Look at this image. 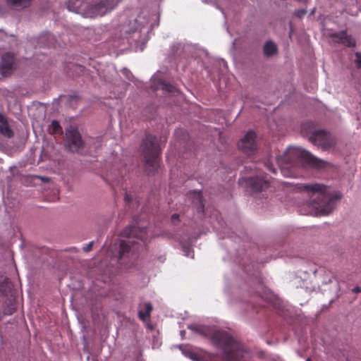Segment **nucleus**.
Returning a JSON list of instances; mask_svg holds the SVG:
<instances>
[{"mask_svg":"<svg viewBox=\"0 0 361 361\" xmlns=\"http://www.w3.org/2000/svg\"><path fill=\"white\" fill-rule=\"evenodd\" d=\"M211 340L216 347L223 350L226 361H240L246 353L242 344L225 331H215Z\"/></svg>","mask_w":361,"mask_h":361,"instance_id":"nucleus-1","label":"nucleus"},{"mask_svg":"<svg viewBox=\"0 0 361 361\" xmlns=\"http://www.w3.org/2000/svg\"><path fill=\"white\" fill-rule=\"evenodd\" d=\"M304 188L312 195L310 204L314 209L315 215H328L334 208L336 198L327 192V187L323 184L314 183L304 185Z\"/></svg>","mask_w":361,"mask_h":361,"instance_id":"nucleus-2","label":"nucleus"},{"mask_svg":"<svg viewBox=\"0 0 361 361\" xmlns=\"http://www.w3.org/2000/svg\"><path fill=\"white\" fill-rule=\"evenodd\" d=\"M121 236L127 238L121 240L119 246V259H121L130 254H133L139 250V243L133 240L136 238L144 242L147 239L146 228L135 226H128L121 232Z\"/></svg>","mask_w":361,"mask_h":361,"instance_id":"nucleus-3","label":"nucleus"},{"mask_svg":"<svg viewBox=\"0 0 361 361\" xmlns=\"http://www.w3.org/2000/svg\"><path fill=\"white\" fill-rule=\"evenodd\" d=\"M141 151L143 156L146 171L154 173L159 167L161 149L157 138L152 135H147L142 140Z\"/></svg>","mask_w":361,"mask_h":361,"instance_id":"nucleus-4","label":"nucleus"},{"mask_svg":"<svg viewBox=\"0 0 361 361\" xmlns=\"http://www.w3.org/2000/svg\"><path fill=\"white\" fill-rule=\"evenodd\" d=\"M296 159L305 161L306 163L317 168L323 167L325 164L324 161L314 157L307 151L295 147L288 148L282 158L277 159V163L281 169L283 170L285 168L292 166Z\"/></svg>","mask_w":361,"mask_h":361,"instance_id":"nucleus-5","label":"nucleus"},{"mask_svg":"<svg viewBox=\"0 0 361 361\" xmlns=\"http://www.w3.org/2000/svg\"><path fill=\"white\" fill-rule=\"evenodd\" d=\"M65 145L69 151L78 152L84 148V142L78 129L70 126L66 129Z\"/></svg>","mask_w":361,"mask_h":361,"instance_id":"nucleus-6","label":"nucleus"},{"mask_svg":"<svg viewBox=\"0 0 361 361\" xmlns=\"http://www.w3.org/2000/svg\"><path fill=\"white\" fill-rule=\"evenodd\" d=\"M245 181L246 185L251 189L253 192H259L266 191L270 187V182L267 175L262 173L247 178H241L239 183H242Z\"/></svg>","mask_w":361,"mask_h":361,"instance_id":"nucleus-7","label":"nucleus"},{"mask_svg":"<svg viewBox=\"0 0 361 361\" xmlns=\"http://www.w3.org/2000/svg\"><path fill=\"white\" fill-rule=\"evenodd\" d=\"M310 140L314 145L321 147L323 150L329 149L336 144L334 137L324 130L314 131Z\"/></svg>","mask_w":361,"mask_h":361,"instance_id":"nucleus-8","label":"nucleus"},{"mask_svg":"<svg viewBox=\"0 0 361 361\" xmlns=\"http://www.w3.org/2000/svg\"><path fill=\"white\" fill-rule=\"evenodd\" d=\"M256 133L250 130L238 142V147L245 154L250 155L257 150Z\"/></svg>","mask_w":361,"mask_h":361,"instance_id":"nucleus-9","label":"nucleus"},{"mask_svg":"<svg viewBox=\"0 0 361 361\" xmlns=\"http://www.w3.org/2000/svg\"><path fill=\"white\" fill-rule=\"evenodd\" d=\"M330 37L334 43L341 44L347 47H354L356 45L354 37L348 35L345 30L332 33Z\"/></svg>","mask_w":361,"mask_h":361,"instance_id":"nucleus-10","label":"nucleus"},{"mask_svg":"<svg viewBox=\"0 0 361 361\" xmlns=\"http://www.w3.org/2000/svg\"><path fill=\"white\" fill-rule=\"evenodd\" d=\"M15 66V57L11 53L4 54L0 62V74L8 76L11 74Z\"/></svg>","mask_w":361,"mask_h":361,"instance_id":"nucleus-11","label":"nucleus"},{"mask_svg":"<svg viewBox=\"0 0 361 361\" xmlns=\"http://www.w3.org/2000/svg\"><path fill=\"white\" fill-rule=\"evenodd\" d=\"M16 304L15 300L11 298H6L0 307V315L1 314L4 315H11L16 311Z\"/></svg>","mask_w":361,"mask_h":361,"instance_id":"nucleus-12","label":"nucleus"},{"mask_svg":"<svg viewBox=\"0 0 361 361\" xmlns=\"http://www.w3.org/2000/svg\"><path fill=\"white\" fill-rule=\"evenodd\" d=\"M0 134L6 138H11L14 135L13 130L9 126L6 117L0 113Z\"/></svg>","mask_w":361,"mask_h":361,"instance_id":"nucleus-13","label":"nucleus"},{"mask_svg":"<svg viewBox=\"0 0 361 361\" xmlns=\"http://www.w3.org/2000/svg\"><path fill=\"white\" fill-rule=\"evenodd\" d=\"M32 0H6L8 6L20 10L28 7Z\"/></svg>","mask_w":361,"mask_h":361,"instance_id":"nucleus-14","label":"nucleus"},{"mask_svg":"<svg viewBox=\"0 0 361 361\" xmlns=\"http://www.w3.org/2000/svg\"><path fill=\"white\" fill-rule=\"evenodd\" d=\"M145 310H140L138 312L139 319L143 322L149 320L151 312L153 310L150 302H145L143 305Z\"/></svg>","mask_w":361,"mask_h":361,"instance_id":"nucleus-15","label":"nucleus"},{"mask_svg":"<svg viewBox=\"0 0 361 361\" xmlns=\"http://www.w3.org/2000/svg\"><path fill=\"white\" fill-rule=\"evenodd\" d=\"M277 52V47L272 42H268L264 46V54L266 56H271Z\"/></svg>","mask_w":361,"mask_h":361,"instance_id":"nucleus-16","label":"nucleus"},{"mask_svg":"<svg viewBox=\"0 0 361 361\" xmlns=\"http://www.w3.org/2000/svg\"><path fill=\"white\" fill-rule=\"evenodd\" d=\"M52 133L61 135L63 133L62 128L57 121H52L51 124Z\"/></svg>","mask_w":361,"mask_h":361,"instance_id":"nucleus-17","label":"nucleus"},{"mask_svg":"<svg viewBox=\"0 0 361 361\" xmlns=\"http://www.w3.org/2000/svg\"><path fill=\"white\" fill-rule=\"evenodd\" d=\"M193 193L195 194L197 202L200 204V209H201L202 212H204V203H203V197L201 191H194Z\"/></svg>","mask_w":361,"mask_h":361,"instance_id":"nucleus-18","label":"nucleus"},{"mask_svg":"<svg viewBox=\"0 0 361 361\" xmlns=\"http://www.w3.org/2000/svg\"><path fill=\"white\" fill-rule=\"evenodd\" d=\"M71 69L73 70V71L75 73V75L82 74L83 71H85L84 66L77 64L71 65Z\"/></svg>","mask_w":361,"mask_h":361,"instance_id":"nucleus-19","label":"nucleus"},{"mask_svg":"<svg viewBox=\"0 0 361 361\" xmlns=\"http://www.w3.org/2000/svg\"><path fill=\"white\" fill-rule=\"evenodd\" d=\"M355 55V63L356 65V67L357 68H361V53L356 52Z\"/></svg>","mask_w":361,"mask_h":361,"instance_id":"nucleus-20","label":"nucleus"},{"mask_svg":"<svg viewBox=\"0 0 361 361\" xmlns=\"http://www.w3.org/2000/svg\"><path fill=\"white\" fill-rule=\"evenodd\" d=\"M306 13H307V11L305 9H299L295 12V15L298 18H302L306 14Z\"/></svg>","mask_w":361,"mask_h":361,"instance_id":"nucleus-21","label":"nucleus"},{"mask_svg":"<svg viewBox=\"0 0 361 361\" xmlns=\"http://www.w3.org/2000/svg\"><path fill=\"white\" fill-rule=\"evenodd\" d=\"M163 90L169 92H173L175 90V87L170 84H164Z\"/></svg>","mask_w":361,"mask_h":361,"instance_id":"nucleus-22","label":"nucleus"},{"mask_svg":"<svg viewBox=\"0 0 361 361\" xmlns=\"http://www.w3.org/2000/svg\"><path fill=\"white\" fill-rule=\"evenodd\" d=\"M264 165L269 171L274 173H276V169L274 168L273 164L269 160L264 163Z\"/></svg>","mask_w":361,"mask_h":361,"instance_id":"nucleus-23","label":"nucleus"},{"mask_svg":"<svg viewBox=\"0 0 361 361\" xmlns=\"http://www.w3.org/2000/svg\"><path fill=\"white\" fill-rule=\"evenodd\" d=\"M195 331L199 334L207 335L208 329L202 326H199L195 328Z\"/></svg>","mask_w":361,"mask_h":361,"instance_id":"nucleus-24","label":"nucleus"},{"mask_svg":"<svg viewBox=\"0 0 361 361\" xmlns=\"http://www.w3.org/2000/svg\"><path fill=\"white\" fill-rule=\"evenodd\" d=\"M179 221V215L177 214H173L172 216H171V222L173 224H176L177 222Z\"/></svg>","mask_w":361,"mask_h":361,"instance_id":"nucleus-25","label":"nucleus"},{"mask_svg":"<svg viewBox=\"0 0 361 361\" xmlns=\"http://www.w3.org/2000/svg\"><path fill=\"white\" fill-rule=\"evenodd\" d=\"M93 245V242H90L86 246L83 247V250L85 252H90L92 250Z\"/></svg>","mask_w":361,"mask_h":361,"instance_id":"nucleus-26","label":"nucleus"},{"mask_svg":"<svg viewBox=\"0 0 361 361\" xmlns=\"http://www.w3.org/2000/svg\"><path fill=\"white\" fill-rule=\"evenodd\" d=\"M124 199L126 202H130L133 198L131 195H128V193H126Z\"/></svg>","mask_w":361,"mask_h":361,"instance_id":"nucleus-27","label":"nucleus"},{"mask_svg":"<svg viewBox=\"0 0 361 361\" xmlns=\"http://www.w3.org/2000/svg\"><path fill=\"white\" fill-rule=\"evenodd\" d=\"M353 292L355 293H361V287L356 286L353 289Z\"/></svg>","mask_w":361,"mask_h":361,"instance_id":"nucleus-28","label":"nucleus"},{"mask_svg":"<svg viewBox=\"0 0 361 361\" xmlns=\"http://www.w3.org/2000/svg\"><path fill=\"white\" fill-rule=\"evenodd\" d=\"M306 361H311V360L310 358H307Z\"/></svg>","mask_w":361,"mask_h":361,"instance_id":"nucleus-29","label":"nucleus"}]
</instances>
